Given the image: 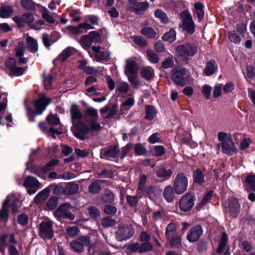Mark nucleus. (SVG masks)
Returning <instances> with one entry per match:
<instances>
[{
  "label": "nucleus",
  "instance_id": "nucleus-19",
  "mask_svg": "<svg viewBox=\"0 0 255 255\" xmlns=\"http://www.w3.org/2000/svg\"><path fill=\"white\" fill-rule=\"evenodd\" d=\"M203 234V230L199 225L192 227L187 235V239L190 243L197 241Z\"/></svg>",
  "mask_w": 255,
  "mask_h": 255
},
{
  "label": "nucleus",
  "instance_id": "nucleus-11",
  "mask_svg": "<svg viewBox=\"0 0 255 255\" xmlns=\"http://www.w3.org/2000/svg\"><path fill=\"white\" fill-rule=\"evenodd\" d=\"M53 223L51 221L42 222L39 224V235L44 240L51 239L53 237Z\"/></svg>",
  "mask_w": 255,
  "mask_h": 255
},
{
  "label": "nucleus",
  "instance_id": "nucleus-49",
  "mask_svg": "<svg viewBox=\"0 0 255 255\" xmlns=\"http://www.w3.org/2000/svg\"><path fill=\"white\" fill-rule=\"evenodd\" d=\"M154 15L156 17L159 18L162 22L167 23L168 22V18L166 14L161 10H156L154 12Z\"/></svg>",
  "mask_w": 255,
  "mask_h": 255
},
{
  "label": "nucleus",
  "instance_id": "nucleus-2",
  "mask_svg": "<svg viewBox=\"0 0 255 255\" xmlns=\"http://www.w3.org/2000/svg\"><path fill=\"white\" fill-rule=\"evenodd\" d=\"M217 136L219 142L217 146L223 153L232 155L238 152V148L230 133L220 131L218 133Z\"/></svg>",
  "mask_w": 255,
  "mask_h": 255
},
{
  "label": "nucleus",
  "instance_id": "nucleus-44",
  "mask_svg": "<svg viewBox=\"0 0 255 255\" xmlns=\"http://www.w3.org/2000/svg\"><path fill=\"white\" fill-rule=\"evenodd\" d=\"M148 60L152 63H157L159 61L158 55L151 50H148L146 52Z\"/></svg>",
  "mask_w": 255,
  "mask_h": 255
},
{
  "label": "nucleus",
  "instance_id": "nucleus-12",
  "mask_svg": "<svg viewBox=\"0 0 255 255\" xmlns=\"http://www.w3.org/2000/svg\"><path fill=\"white\" fill-rule=\"evenodd\" d=\"M70 207V205L67 203L60 206L55 211L54 216L59 220L67 218L73 220L75 216L69 211Z\"/></svg>",
  "mask_w": 255,
  "mask_h": 255
},
{
  "label": "nucleus",
  "instance_id": "nucleus-5",
  "mask_svg": "<svg viewBox=\"0 0 255 255\" xmlns=\"http://www.w3.org/2000/svg\"><path fill=\"white\" fill-rule=\"evenodd\" d=\"M171 78L176 85L183 87L187 84L189 75L185 68L177 67L172 70Z\"/></svg>",
  "mask_w": 255,
  "mask_h": 255
},
{
  "label": "nucleus",
  "instance_id": "nucleus-29",
  "mask_svg": "<svg viewBox=\"0 0 255 255\" xmlns=\"http://www.w3.org/2000/svg\"><path fill=\"white\" fill-rule=\"evenodd\" d=\"M50 189L48 187L40 191L35 197L34 201L36 203L40 204L45 202L47 198Z\"/></svg>",
  "mask_w": 255,
  "mask_h": 255
},
{
  "label": "nucleus",
  "instance_id": "nucleus-62",
  "mask_svg": "<svg viewBox=\"0 0 255 255\" xmlns=\"http://www.w3.org/2000/svg\"><path fill=\"white\" fill-rule=\"evenodd\" d=\"M139 253H143L147 251H149L152 249V246L149 243H144L141 244V245H139Z\"/></svg>",
  "mask_w": 255,
  "mask_h": 255
},
{
  "label": "nucleus",
  "instance_id": "nucleus-1",
  "mask_svg": "<svg viewBox=\"0 0 255 255\" xmlns=\"http://www.w3.org/2000/svg\"><path fill=\"white\" fill-rule=\"evenodd\" d=\"M71 120L73 123L72 131L74 135L81 140H84L86 136L90 131L100 130L102 127L98 122V114L96 109L92 107L87 108L85 114L91 117L87 120V124L81 121L83 114L78 105L72 104L70 110Z\"/></svg>",
  "mask_w": 255,
  "mask_h": 255
},
{
  "label": "nucleus",
  "instance_id": "nucleus-8",
  "mask_svg": "<svg viewBox=\"0 0 255 255\" xmlns=\"http://www.w3.org/2000/svg\"><path fill=\"white\" fill-rule=\"evenodd\" d=\"M176 50L178 55L183 58L194 56L198 51L197 46L191 43L179 45L176 47Z\"/></svg>",
  "mask_w": 255,
  "mask_h": 255
},
{
  "label": "nucleus",
  "instance_id": "nucleus-48",
  "mask_svg": "<svg viewBox=\"0 0 255 255\" xmlns=\"http://www.w3.org/2000/svg\"><path fill=\"white\" fill-rule=\"evenodd\" d=\"M109 53L107 51H101L97 55H94L98 61H107L109 58Z\"/></svg>",
  "mask_w": 255,
  "mask_h": 255
},
{
  "label": "nucleus",
  "instance_id": "nucleus-60",
  "mask_svg": "<svg viewBox=\"0 0 255 255\" xmlns=\"http://www.w3.org/2000/svg\"><path fill=\"white\" fill-rule=\"evenodd\" d=\"M67 190L69 194H73L78 191L79 186L76 184L71 183L68 186Z\"/></svg>",
  "mask_w": 255,
  "mask_h": 255
},
{
  "label": "nucleus",
  "instance_id": "nucleus-63",
  "mask_svg": "<svg viewBox=\"0 0 255 255\" xmlns=\"http://www.w3.org/2000/svg\"><path fill=\"white\" fill-rule=\"evenodd\" d=\"M33 16L30 13H25L22 15L23 23H30L33 21Z\"/></svg>",
  "mask_w": 255,
  "mask_h": 255
},
{
  "label": "nucleus",
  "instance_id": "nucleus-39",
  "mask_svg": "<svg viewBox=\"0 0 255 255\" xmlns=\"http://www.w3.org/2000/svg\"><path fill=\"white\" fill-rule=\"evenodd\" d=\"M162 39L164 41H168L170 42H172L176 39V32L173 29H170L168 32H166L163 36Z\"/></svg>",
  "mask_w": 255,
  "mask_h": 255
},
{
  "label": "nucleus",
  "instance_id": "nucleus-7",
  "mask_svg": "<svg viewBox=\"0 0 255 255\" xmlns=\"http://www.w3.org/2000/svg\"><path fill=\"white\" fill-rule=\"evenodd\" d=\"M91 237L89 235L81 236L70 243L71 248L76 253H82L84 251V248L90 245Z\"/></svg>",
  "mask_w": 255,
  "mask_h": 255
},
{
  "label": "nucleus",
  "instance_id": "nucleus-27",
  "mask_svg": "<svg viewBox=\"0 0 255 255\" xmlns=\"http://www.w3.org/2000/svg\"><path fill=\"white\" fill-rule=\"evenodd\" d=\"M174 187L171 185H167L164 188L163 195L165 200L167 202L170 203L173 201L174 197Z\"/></svg>",
  "mask_w": 255,
  "mask_h": 255
},
{
  "label": "nucleus",
  "instance_id": "nucleus-32",
  "mask_svg": "<svg viewBox=\"0 0 255 255\" xmlns=\"http://www.w3.org/2000/svg\"><path fill=\"white\" fill-rule=\"evenodd\" d=\"M176 228L174 223H170L166 229L165 237L167 240H169L171 237L176 235Z\"/></svg>",
  "mask_w": 255,
  "mask_h": 255
},
{
  "label": "nucleus",
  "instance_id": "nucleus-23",
  "mask_svg": "<svg viewBox=\"0 0 255 255\" xmlns=\"http://www.w3.org/2000/svg\"><path fill=\"white\" fill-rule=\"evenodd\" d=\"M104 182V180H94L89 186L88 190L89 192L93 194H99L101 190V184Z\"/></svg>",
  "mask_w": 255,
  "mask_h": 255
},
{
  "label": "nucleus",
  "instance_id": "nucleus-50",
  "mask_svg": "<svg viewBox=\"0 0 255 255\" xmlns=\"http://www.w3.org/2000/svg\"><path fill=\"white\" fill-rule=\"evenodd\" d=\"M49 187H54L53 189V193L57 195H62L65 191L64 187L62 186L61 184H59L57 185H50Z\"/></svg>",
  "mask_w": 255,
  "mask_h": 255
},
{
  "label": "nucleus",
  "instance_id": "nucleus-28",
  "mask_svg": "<svg viewBox=\"0 0 255 255\" xmlns=\"http://www.w3.org/2000/svg\"><path fill=\"white\" fill-rule=\"evenodd\" d=\"M218 69V66L214 60H210L206 63L204 73L206 75L210 76L212 75Z\"/></svg>",
  "mask_w": 255,
  "mask_h": 255
},
{
  "label": "nucleus",
  "instance_id": "nucleus-9",
  "mask_svg": "<svg viewBox=\"0 0 255 255\" xmlns=\"http://www.w3.org/2000/svg\"><path fill=\"white\" fill-rule=\"evenodd\" d=\"M179 16L181 19L180 26L182 29L190 34L194 32V24L190 13L187 11H183L180 13Z\"/></svg>",
  "mask_w": 255,
  "mask_h": 255
},
{
  "label": "nucleus",
  "instance_id": "nucleus-57",
  "mask_svg": "<svg viewBox=\"0 0 255 255\" xmlns=\"http://www.w3.org/2000/svg\"><path fill=\"white\" fill-rule=\"evenodd\" d=\"M89 214L91 218H96L100 216V212L95 207H90L88 208Z\"/></svg>",
  "mask_w": 255,
  "mask_h": 255
},
{
  "label": "nucleus",
  "instance_id": "nucleus-6",
  "mask_svg": "<svg viewBox=\"0 0 255 255\" xmlns=\"http://www.w3.org/2000/svg\"><path fill=\"white\" fill-rule=\"evenodd\" d=\"M188 185V178L183 172L178 173L173 181V187L175 193L181 195L187 189Z\"/></svg>",
  "mask_w": 255,
  "mask_h": 255
},
{
  "label": "nucleus",
  "instance_id": "nucleus-24",
  "mask_svg": "<svg viewBox=\"0 0 255 255\" xmlns=\"http://www.w3.org/2000/svg\"><path fill=\"white\" fill-rule=\"evenodd\" d=\"M134 103L135 101L133 95L131 96L130 97H128L125 102L121 105V114H124L126 112L130 109V108L134 104Z\"/></svg>",
  "mask_w": 255,
  "mask_h": 255
},
{
  "label": "nucleus",
  "instance_id": "nucleus-54",
  "mask_svg": "<svg viewBox=\"0 0 255 255\" xmlns=\"http://www.w3.org/2000/svg\"><path fill=\"white\" fill-rule=\"evenodd\" d=\"M59 163V160L56 159L51 160L47 164L42 168L44 172H47L51 170L52 167L56 165Z\"/></svg>",
  "mask_w": 255,
  "mask_h": 255
},
{
  "label": "nucleus",
  "instance_id": "nucleus-3",
  "mask_svg": "<svg viewBox=\"0 0 255 255\" xmlns=\"http://www.w3.org/2000/svg\"><path fill=\"white\" fill-rule=\"evenodd\" d=\"M19 195L14 194L8 196L2 204V206L0 210V223H5L8 219V208L11 207L12 212H16L18 208L21 205V203L18 200Z\"/></svg>",
  "mask_w": 255,
  "mask_h": 255
},
{
  "label": "nucleus",
  "instance_id": "nucleus-51",
  "mask_svg": "<svg viewBox=\"0 0 255 255\" xmlns=\"http://www.w3.org/2000/svg\"><path fill=\"white\" fill-rule=\"evenodd\" d=\"M128 81L134 87L138 88L140 84V82L137 77V75L128 76Z\"/></svg>",
  "mask_w": 255,
  "mask_h": 255
},
{
  "label": "nucleus",
  "instance_id": "nucleus-38",
  "mask_svg": "<svg viewBox=\"0 0 255 255\" xmlns=\"http://www.w3.org/2000/svg\"><path fill=\"white\" fill-rule=\"evenodd\" d=\"M194 182L199 184L204 182V177L202 172L199 169L195 170L193 172Z\"/></svg>",
  "mask_w": 255,
  "mask_h": 255
},
{
  "label": "nucleus",
  "instance_id": "nucleus-37",
  "mask_svg": "<svg viewBox=\"0 0 255 255\" xmlns=\"http://www.w3.org/2000/svg\"><path fill=\"white\" fill-rule=\"evenodd\" d=\"M203 7L204 6L201 3L197 2L195 4V12L199 21H201L204 15Z\"/></svg>",
  "mask_w": 255,
  "mask_h": 255
},
{
  "label": "nucleus",
  "instance_id": "nucleus-41",
  "mask_svg": "<svg viewBox=\"0 0 255 255\" xmlns=\"http://www.w3.org/2000/svg\"><path fill=\"white\" fill-rule=\"evenodd\" d=\"M134 151L135 154L137 155H145L147 153L146 148L139 143H136L134 145Z\"/></svg>",
  "mask_w": 255,
  "mask_h": 255
},
{
  "label": "nucleus",
  "instance_id": "nucleus-56",
  "mask_svg": "<svg viewBox=\"0 0 255 255\" xmlns=\"http://www.w3.org/2000/svg\"><path fill=\"white\" fill-rule=\"evenodd\" d=\"M228 36L230 40L235 43H239L241 42V37L234 32H229Z\"/></svg>",
  "mask_w": 255,
  "mask_h": 255
},
{
  "label": "nucleus",
  "instance_id": "nucleus-64",
  "mask_svg": "<svg viewBox=\"0 0 255 255\" xmlns=\"http://www.w3.org/2000/svg\"><path fill=\"white\" fill-rule=\"evenodd\" d=\"M18 223L22 225L25 226L27 224L28 222V217L24 213L21 214L18 217Z\"/></svg>",
  "mask_w": 255,
  "mask_h": 255
},
{
  "label": "nucleus",
  "instance_id": "nucleus-13",
  "mask_svg": "<svg viewBox=\"0 0 255 255\" xmlns=\"http://www.w3.org/2000/svg\"><path fill=\"white\" fill-rule=\"evenodd\" d=\"M16 63V61L14 58H8L5 62L6 70L9 72L12 75L20 76L24 73V69L17 66Z\"/></svg>",
  "mask_w": 255,
  "mask_h": 255
},
{
  "label": "nucleus",
  "instance_id": "nucleus-36",
  "mask_svg": "<svg viewBox=\"0 0 255 255\" xmlns=\"http://www.w3.org/2000/svg\"><path fill=\"white\" fill-rule=\"evenodd\" d=\"M228 236L226 233H223L222 235L221 240L217 249V253L221 254L224 251L225 247L228 242Z\"/></svg>",
  "mask_w": 255,
  "mask_h": 255
},
{
  "label": "nucleus",
  "instance_id": "nucleus-16",
  "mask_svg": "<svg viewBox=\"0 0 255 255\" xmlns=\"http://www.w3.org/2000/svg\"><path fill=\"white\" fill-rule=\"evenodd\" d=\"M50 102V98H47L44 95H40L39 99L34 102L36 114H41Z\"/></svg>",
  "mask_w": 255,
  "mask_h": 255
},
{
  "label": "nucleus",
  "instance_id": "nucleus-43",
  "mask_svg": "<svg viewBox=\"0 0 255 255\" xmlns=\"http://www.w3.org/2000/svg\"><path fill=\"white\" fill-rule=\"evenodd\" d=\"M116 221L110 217L104 218L102 221V225L104 228H109L115 225Z\"/></svg>",
  "mask_w": 255,
  "mask_h": 255
},
{
  "label": "nucleus",
  "instance_id": "nucleus-14",
  "mask_svg": "<svg viewBox=\"0 0 255 255\" xmlns=\"http://www.w3.org/2000/svg\"><path fill=\"white\" fill-rule=\"evenodd\" d=\"M24 186L26 188L29 194H34L40 188V183L35 178L28 176L23 182Z\"/></svg>",
  "mask_w": 255,
  "mask_h": 255
},
{
  "label": "nucleus",
  "instance_id": "nucleus-45",
  "mask_svg": "<svg viewBox=\"0 0 255 255\" xmlns=\"http://www.w3.org/2000/svg\"><path fill=\"white\" fill-rule=\"evenodd\" d=\"M67 234L70 237H74L77 236L79 232V230L78 227L75 226H67L66 229Z\"/></svg>",
  "mask_w": 255,
  "mask_h": 255
},
{
  "label": "nucleus",
  "instance_id": "nucleus-22",
  "mask_svg": "<svg viewBox=\"0 0 255 255\" xmlns=\"http://www.w3.org/2000/svg\"><path fill=\"white\" fill-rule=\"evenodd\" d=\"M149 3L147 1L137 2L134 6L131 7L130 9L136 14H143L148 9Z\"/></svg>",
  "mask_w": 255,
  "mask_h": 255
},
{
  "label": "nucleus",
  "instance_id": "nucleus-33",
  "mask_svg": "<svg viewBox=\"0 0 255 255\" xmlns=\"http://www.w3.org/2000/svg\"><path fill=\"white\" fill-rule=\"evenodd\" d=\"M102 200L104 203H111L115 200V194L110 190H105L102 195Z\"/></svg>",
  "mask_w": 255,
  "mask_h": 255
},
{
  "label": "nucleus",
  "instance_id": "nucleus-58",
  "mask_svg": "<svg viewBox=\"0 0 255 255\" xmlns=\"http://www.w3.org/2000/svg\"><path fill=\"white\" fill-rule=\"evenodd\" d=\"M104 211L108 215L115 214L117 212V209L115 206L108 205L105 207Z\"/></svg>",
  "mask_w": 255,
  "mask_h": 255
},
{
  "label": "nucleus",
  "instance_id": "nucleus-20",
  "mask_svg": "<svg viewBox=\"0 0 255 255\" xmlns=\"http://www.w3.org/2000/svg\"><path fill=\"white\" fill-rule=\"evenodd\" d=\"M138 65L135 60L132 59L127 60V64L125 67V72L128 76L137 75Z\"/></svg>",
  "mask_w": 255,
  "mask_h": 255
},
{
  "label": "nucleus",
  "instance_id": "nucleus-4",
  "mask_svg": "<svg viewBox=\"0 0 255 255\" xmlns=\"http://www.w3.org/2000/svg\"><path fill=\"white\" fill-rule=\"evenodd\" d=\"M46 121L48 125L44 123L40 122L39 123V127L41 130L45 133L52 134H59L61 133L59 129L54 128L53 127L59 125L60 126V122L59 118L57 117L56 114H49L46 118ZM55 138L54 135H52Z\"/></svg>",
  "mask_w": 255,
  "mask_h": 255
},
{
  "label": "nucleus",
  "instance_id": "nucleus-21",
  "mask_svg": "<svg viewBox=\"0 0 255 255\" xmlns=\"http://www.w3.org/2000/svg\"><path fill=\"white\" fill-rule=\"evenodd\" d=\"M76 52V49L73 47H68L63 50L62 52L54 60L55 61L64 62L67 58Z\"/></svg>",
  "mask_w": 255,
  "mask_h": 255
},
{
  "label": "nucleus",
  "instance_id": "nucleus-61",
  "mask_svg": "<svg viewBox=\"0 0 255 255\" xmlns=\"http://www.w3.org/2000/svg\"><path fill=\"white\" fill-rule=\"evenodd\" d=\"M174 64V62L172 58L169 57L165 59L161 64V66L164 69L169 68L172 67Z\"/></svg>",
  "mask_w": 255,
  "mask_h": 255
},
{
  "label": "nucleus",
  "instance_id": "nucleus-17",
  "mask_svg": "<svg viewBox=\"0 0 255 255\" xmlns=\"http://www.w3.org/2000/svg\"><path fill=\"white\" fill-rule=\"evenodd\" d=\"M119 147L117 145H111L101 150V157L104 159L115 158L119 155Z\"/></svg>",
  "mask_w": 255,
  "mask_h": 255
},
{
  "label": "nucleus",
  "instance_id": "nucleus-10",
  "mask_svg": "<svg viewBox=\"0 0 255 255\" xmlns=\"http://www.w3.org/2000/svg\"><path fill=\"white\" fill-rule=\"evenodd\" d=\"M134 230L130 225H121L116 232V237L119 241L122 242L131 238L134 234Z\"/></svg>",
  "mask_w": 255,
  "mask_h": 255
},
{
  "label": "nucleus",
  "instance_id": "nucleus-18",
  "mask_svg": "<svg viewBox=\"0 0 255 255\" xmlns=\"http://www.w3.org/2000/svg\"><path fill=\"white\" fill-rule=\"evenodd\" d=\"M99 34L96 31H91L88 35L82 36L81 38L80 43L85 49H88L91 46L95 39H99Z\"/></svg>",
  "mask_w": 255,
  "mask_h": 255
},
{
  "label": "nucleus",
  "instance_id": "nucleus-55",
  "mask_svg": "<svg viewBox=\"0 0 255 255\" xmlns=\"http://www.w3.org/2000/svg\"><path fill=\"white\" fill-rule=\"evenodd\" d=\"M25 45L23 42H19L15 48V53L17 56H22L23 55Z\"/></svg>",
  "mask_w": 255,
  "mask_h": 255
},
{
  "label": "nucleus",
  "instance_id": "nucleus-53",
  "mask_svg": "<svg viewBox=\"0 0 255 255\" xmlns=\"http://www.w3.org/2000/svg\"><path fill=\"white\" fill-rule=\"evenodd\" d=\"M129 88V85L127 82H122L118 84L117 90L123 93H127L128 92Z\"/></svg>",
  "mask_w": 255,
  "mask_h": 255
},
{
  "label": "nucleus",
  "instance_id": "nucleus-25",
  "mask_svg": "<svg viewBox=\"0 0 255 255\" xmlns=\"http://www.w3.org/2000/svg\"><path fill=\"white\" fill-rule=\"evenodd\" d=\"M140 74L144 79L150 81L154 77V71L151 67L146 66L141 68Z\"/></svg>",
  "mask_w": 255,
  "mask_h": 255
},
{
  "label": "nucleus",
  "instance_id": "nucleus-30",
  "mask_svg": "<svg viewBox=\"0 0 255 255\" xmlns=\"http://www.w3.org/2000/svg\"><path fill=\"white\" fill-rule=\"evenodd\" d=\"M26 45L27 48L32 53H35L38 50V43L36 39L31 36L26 38Z\"/></svg>",
  "mask_w": 255,
  "mask_h": 255
},
{
  "label": "nucleus",
  "instance_id": "nucleus-31",
  "mask_svg": "<svg viewBox=\"0 0 255 255\" xmlns=\"http://www.w3.org/2000/svg\"><path fill=\"white\" fill-rule=\"evenodd\" d=\"M13 10L9 5H0V17L3 18H8L13 13Z\"/></svg>",
  "mask_w": 255,
  "mask_h": 255
},
{
  "label": "nucleus",
  "instance_id": "nucleus-40",
  "mask_svg": "<svg viewBox=\"0 0 255 255\" xmlns=\"http://www.w3.org/2000/svg\"><path fill=\"white\" fill-rule=\"evenodd\" d=\"M146 118L148 120H152L155 117L156 111L155 108L151 106H147L145 108Z\"/></svg>",
  "mask_w": 255,
  "mask_h": 255
},
{
  "label": "nucleus",
  "instance_id": "nucleus-35",
  "mask_svg": "<svg viewBox=\"0 0 255 255\" xmlns=\"http://www.w3.org/2000/svg\"><path fill=\"white\" fill-rule=\"evenodd\" d=\"M168 240L172 248H178L181 246V238L178 235L171 237V238Z\"/></svg>",
  "mask_w": 255,
  "mask_h": 255
},
{
  "label": "nucleus",
  "instance_id": "nucleus-47",
  "mask_svg": "<svg viewBox=\"0 0 255 255\" xmlns=\"http://www.w3.org/2000/svg\"><path fill=\"white\" fill-rule=\"evenodd\" d=\"M22 6L27 10H32L35 8V3L32 0H20Z\"/></svg>",
  "mask_w": 255,
  "mask_h": 255
},
{
  "label": "nucleus",
  "instance_id": "nucleus-42",
  "mask_svg": "<svg viewBox=\"0 0 255 255\" xmlns=\"http://www.w3.org/2000/svg\"><path fill=\"white\" fill-rule=\"evenodd\" d=\"M240 205L237 201L234 200V201L230 203L229 205V210L231 212V215L235 216L236 214L239 211Z\"/></svg>",
  "mask_w": 255,
  "mask_h": 255
},
{
  "label": "nucleus",
  "instance_id": "nucleus-15",
  "mask_svg": "<svg viewBox=\"0 0 255 255\" xmlns=\"http://www.w3.org/2000/svg\"><path fill=\"white\" fill-rule=\"evenodd\" d=\"M193 205L194 198L192 194L190 193H186L180 201V208L184 212L190 210Z\"/></svg>",
  "mask_w": 255,
  "mask_h": 255
},
{
  "label": "nucleus",
  "instance_id": "nucleus-46",
  "mask_svg": "<svg viewBox=\"0 0 255 255\" xmlns=\"http://www.w3.org/2000/svg\"><path fill=\"white\" fill-rule=\"evenodd\" d=\"M58 204L57 197L52 196L50 198L47 202V207L50 210H52L56 208Z\"/></svg>",
  "mask_w": 255,
  "mask_h": 255
},
{
  "label": "nucleus",
  "instance_id": "nucleus-34",
  "mask_svg": "<svg viewBox=\"0 0 255 255\" xmlns=\"http://www.w3.org/2000/svg\"><path fill=\"white\" fill-rule=\"evenodd\" d=\"M140 33L149 38H155L156 32L150 27H144L140 30Z\"/></svg>",
  "mask_w": 255,
  "mask_h": 255
},
{
  "label": "nucleus",
  "instance_id": "nucleus-59",
  "mask_svg": "<svg viewBox=\"0 0 255 255\" xmlns=\"http://www.w3.org/2000/svg\"><path fill=\"white\" fill-rule=\"evenodd\" d=\"M212 194V191H209L205 195V196L204 197V198H203L199 205V208H202L207 203V202L211 198Z\"/></svg>",
  "mask_w": 255,
  "mask_h": 255
},
{
  "label": "nucleus",
  "instance_id": "nucleus-26",
  "mask_svg": "<svg viewBox=\"0 0 255 255\" xmlns=\"http://www.w3.org/2000/svg\"><path fill=\"white\" fill-rule=\"evenodd\" d=\"M173 173L171 169H166L164 167H161L158 169L156 171V176L164 180H167L170 178Z\"/></svg>",
  "mask_w": 255,
  "mask_h": 255
},
{
  "label": "nucleus",
  "instance_id": "nucleus-52",
  "mask_svg": "<svg viewBox=\"0 0 255 255\" xmlns=\"http://www.w3.org/2000/svg\"><path fill=\"white\" fill-rule=\"evenodd\" d=\"M42 14L43 18L47 22L51 23L55 22V20L54 18L50 15V12L47 9H44L42 11Z\"/></svg>",
  "mask_w": 255,
  "mask_h": 255
}]
</instances>
